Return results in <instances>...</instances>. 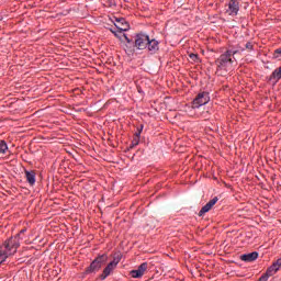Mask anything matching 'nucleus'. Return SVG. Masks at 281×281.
<instances>
[{
  "label": "nucleus",
  "instance_id": "obj_9",
  "mask_svg": "<svg viewBox=\"0 0 281 281\" xmlns=\"http://www.w3.org/2000/svg\"><path fill=\"white\" fill-rule=\"evenodd\" d=\"M216 203H218V198L215 196L213 198L210 202H207L199 212V216H203V214H207V212H210V210H212V207H214V205H216Z\"/></svg>",
  "mask_w": 281,
  "mask_h": 281
},
{
  "label": "nucleus",
  "instance_id": "obj_4",
  "mask_svg": "<svg viewBox=\"0 0 281 281\" xmlns=\"http://www.w3.org/2000/svg\"><path fill=\"white\" fill-rule=\"evenodd\" d=\"M120 260H122V255L116 254L113 261L110 262L103 270V273L101 274V280H106L108 276H111V271L120 265Z\"/></svg>",
  "mask_w": 281,
  "mask_h": 281
},
{
  "label": "nucleus",
  "instance_id": "obj_19",
  "mask_svg": "<svg viewBox=\"0 0 281 281\" xmlns=\"http://www.w3.org/2000/svg\"><path fill=\"white\" fill-rule=\"evenodd\" d=\"M8 150V144L4 143V140L0 142V153L5 154Z\"/></svg>",
  "mask_w": 281,
  "mask_h": 281
},
{
  "label": "nucleus",
  "instance_id": "obj_2",
  "mask_svg": "<svg viewBox=\"0 0 281 281\" xmlns=\"http://www.w3.org/2000/svg\"><path fill=\"white\" fill-rule=\"evenodd\" d=\"M236 54H238V50H226V53L222 54L215 61L217 69H227L234 63L232 56H236Z\"/></svg>",
  "mask_w": 281,
  "mask_h": 281
},
{
  "label": "nucleus",
  "instance_id": "obj_20",
  "mask_svg": "<svg viewBox=\"0 0 281 281\" xmlns=\"http://www.w3.org/2000/svg\"><path fill=\"white\" fill-rule=\"evenodd\" d=\"M252 48H254V45H251V43L248 42V43L246 44V49H252Z\"/></svg>",
  "mask_w": 281,
  "mask_h": 281
},
{
  "label": "nucleus",
  "instance_id": "obj_6",
  "mask_svg": "<svg viewBox=\"0 0 281 281\" xmlns=\"http://www.w3.org/2000/svg\"><path fill=\"white\" fill-rule=\"evenodd\" d=\"M114 25L116 30L120 31L119 34H122V32H128V30H131V25L123 18L115 19Z\"/></svg>",
  "mask_w": 281,
  "mask_h": 281
},
{
  "label": "nucleus",
  "instance_id": "obj_21",
  "mask_svg": "<svg viewBox=\"0 0 281 281\" xmlns=\"http://www.w3.org/2000/svg\"><path fill=\"white\" fill-rule=\"evenodd\" d=\"M274 54H281V48H278Z\"/></svg>",
  "mask_w": 281,
  "mask_h": 281
},
{
  "label": "nucleus",
  "instance_id": "obj_11",
  "mask_svg": "<svg viewBox=\"0 0 281 281\" xmlns=\"http://www.w3.org/2000/svg\"><path fill=\"white\" fill-rule=\"evenodd\" d=\"M240 260H243L244 262H254V260H258V252L254 251L246 255H241Z\"/></svg>",
  "mask_w": 281,
  "mask_h": 281
},
{
  "label": "nucleus",
  "instance_id": "obj_10",
  "mask_svg": "<svg viewBox=\"0 0 281 281\" xmlns=\"http://www.w3.org/2000/svg\"><path fill=\"white\" fill-rule=\"evenodd\" d=\"M148 269V263L147 262H143L137 270H132L130 273L132 276V278H142V276H144V273H146V270Z\"/></svg>",
  "mask_w": 281,
  "mask_h": 281
},
{
  "label": "nucleus",
  "instance_id": "obj_8",
  "mask_svg": "<svg viewBox=\"0 0 281 281\" xmlns=\"http://www.w3.org/2000/svg\"><path fill=\"white\" fill-rule=\"evenodd\" d=\"M148 40L149 37L147 35H137L135 40L137 49H145V47H148Z\"/></svg>",
  "mask_w": 281,
  "mask_h": 281
},
{
  "label": "nucleus",
  "instance_id": "obj_16",
  "mask_svg": "<svg viewBox=\"0 0 281 281\" xmlns=\"http://www.w3.org/2000/svg\"><path fill=\"white\" fill-rule=\"evenodd\" d=\"M142 131H144V125H142L140 128L137 130L135 138L132 140V146H137L139 144V136L142 135Z\"/></svg>",
  "mask_w": 281,
  "mask_h": 281
},
{
  "label": "nucleus",
  "instance_id": "obj_5",
  "mask_svg": "<svg viewBox=\"0 0 281 281\" xmlns=\"http://www.w3.org/2000/svg\"><path fill=\"white\" fill-rule=\"evenodd\" d=\"M210 102V93L207 92H202L199 93L198 97L193 100L192 108L193 109H199V106H203Z\"/></svg>",
  "mask_w": 281,
  "mask_h": 281
},
{
  "label": "nucleus",
  "instance_id": "obj_13",
  "mask_svg": "<svg viewBox=\"0 0 281 281\" xmlns=\"http://www.w3.org/2000/svg\"><path fill=\"white\" fill-rule=\"evenodd\" d=\"M110 32H112V34H114L116 36V38H120V41H127V43H131V40H128V36H126V34H124V31H122V33H120V30L113 31V29H111Z\"/></svg>",
  "mask_w": 281,
  "mask_h": 281
},
{
  "label": "nucleus",
  "instance_id": "obj_18",
  "mask_svg": "<svg viewBox=\"0 0 281 281\" xmlns=\"http://www.w3.org/2000/svg\"><path fill=\"white\" fill-rule=\"evenodd\" d=\"M271 276L273 274L269 273V269H267L266 273L259 278V281H267Z\"/></svg>",
  "mask_w": 281,
  "mask_h": 281
},
{
  "label": "nucleus",
  "instance_id": "obj_22",
  "mask_svg": "<svg viewBox=\"0 0 281 281\" xmlns=\"http://www.w3.org/2000/svg\"><path fill=\"white\" fill-rule=\"evenodd\" d=\"M23 233H25V231L22 229V231H21V234H23Z\"/></svg>",
  "mask_w": 281,
  "mask_h": 281
},
{
  "label": "nucleus",
  "instance_id": "obj_15",
  "mask_svg": "<svg viewBox=\"0 0 281 281\" xmlns=\"http://www.w3.org/2000/svg\"><path fill=\"white\" fill-rule=\"evenodd\" d=\"M147 47H148L149 52H153V50L155 52V49H158L159 43L156 40L150 41V38H149L148 43H147Z\"/></svg>",
  "mask_w": 281,
  "mask_h": 281
},
{
  "label": "nucleus",
  "instance_id": "obj_14",
  "mask_svg": "<svg viewBox=\"0 0 281 281\" xmlns=\"http://www.w3.org/2000/svg\"><path fill=\"white\" fill-rule=\"evenodd\" d=\"M25 175L30 186H34V183H36V173H34V171H25Z\"/></svg>",
  "mask_w": 281,
  "mask_h": 281
},
{
  "label": "nucleus",
  "instance_id": "obj_12",
  "mask_svg": "<svg viewBox=\"0 0 281 281\" xmlns=\"http://www.w3.org/2000/svg\"><path fill=\"white\" fill-rule=\"evenodd\" d=\"M281 268V258L276 260L269 268L268 273L276 276Z\"/></svg>",
  "mask_w": 281,
  "mask_h": 281
},
{
  "label": "nucleus",
  "instance_id": "obj_1",
  "mask_svg": "<svg viewBox=\"0 0 281 281\" xmlns=\"http://www.w3.org/2000/svg\"><path fill=\"white\" fill-rule=\"evenodd\" d=\"M19 237L10 238L0 246V265L8 260L9 256H14L20 247Z\"/></svg>",
  "mask_w": 281,
  "mask_h": 281
},
{
  "label": "nucleus",
  "instance_id": "obj_7",
  "mask_svg": "<svg viewBox=\"0 0 281 281\" xmlns=\"http://www.w3.org/2000/svg\"><path fill=\"white\" fill-rule=\"evenodd\" d=\"M238 10H240L238 0H231L228 2V9L226 10L227 14H229V16H236Z\"/></svg>",
  "mask_w": 281,
  "mask_h": 281
},
{
  "label": "nucleus",
  "instance_id": "obj_3",
  "mask_svg": "<svg viewBox=\"0 0 281 281\" xmlns=\"http://www.w3.org/2000/svg\"><path fill=\"white\" fill-rule=\"evenodd\" d=\"M109 260V257L106 255H101L97 259H94L90 267L86 269V273H93V271H100L102 269V265H105Z\"/></svg>",
  "mask_w": 281,
  "mask_h": 281
},
{
  "label": "nucleus",
  "instance_id": "obj_17",
  "mask_svg": "<svg viewBox=\"0 0 281 281\" xmlns=\"http://www.w3.org/2000/svg\"><path fill=\"white\" fill-rule=\"evenodd\" d=\"M189 58L192 63H201V59H199V55L198 54H194V53H191L189 55Z\"/></svg>",
  "mask_w": 281,
  "mask_h": 281
}]
</instances>
